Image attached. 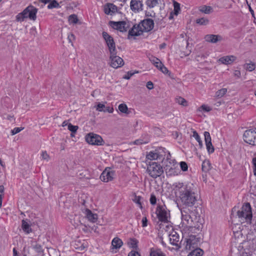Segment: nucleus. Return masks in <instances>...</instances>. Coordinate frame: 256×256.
Here are the masks:
<instances>
[{
	"instance_id": "obj_1",
	"label": "nucleus",
	"mask_w": 256,
	"mask_h": 256,
	"mask_svg": "<svg viewBox=\"0 0 256 256\" xmlns=\"http://www.w3.org/2000/svg\"><path fill=\"white\" fill-rule=\"evenodd\" d=\"M181 222L179 225L182 234V246L186 250H190L197 246L198 240L194 236H188L194 228L198 226L200 216L196 212L181 211Z\"/></svg>"
},
{
	"instance_id": "obj_2",
	"label": "nucleus",
	"mask_w": 256,
	"mask_h": 256,
	"mask_svg": "<svg viewBox=\"0 0 256 256\" xmlns=\"http://www.w3.org/2000/svg\"><path fill=\"white\" fill-rule=\"evenodd\" d=\"M173 190L185 207L192 208L197 202L198 195L192 183L176 182L173 184Z\"/></svg>"
},
{
	"instance_id": "obj_3",
	"label": "nucleus",
	"mask_w": 256,
	"mask_h": 256,
	"mask_svg": "<svg viewBox=\"0 0 256 256\" xmlns=\"http://www.w3.org/2000/svg\"><path fill=\"white\" fill-rule=\"evenodd\" d=\"M38 8L33 6L30 5L27 6L22 12L16 16V20L18 22H23L24 19H29L35 20L36 18Z\"/></svg>"
},
{
	"instance_id": "obj_4",
	"label": "nucleus",
	"mask_w": 256,
	"mask_h": 256,
	"mask_svg": "<svg viewBox=\"0 0 256 256\" xmlns=\"http://www.w3.org/2000/svg\"><path fill=\"white\" fill-rule=\"evenodd\" d=\"M164 168L166 174L170 176H178L180 174L179 164L174 159L168 158L165 162Z\"/></svg>"
},
{
	"instance_id": "obj_5",
	"label": "nucleus",
	"mask_w": 256,
	"mask_h": 256,
	"mask_svg": "<svg viewBox=\"0 0 256 256\" xmlns=\"http://www.w3.org/2000/svg\"><path fill=\"white\" fill-rule=\"evenodd\" d=\"M146 165V171L152 178H156L160 176L164 172L162 166L158 162H150Z\"/></svg>"
},
{
	"instance_id": "obj_6",
	"label": "nucleus",
	"mask_w": 256,
	"mask_h": 256,
	"mask_svg": "<svg viewBox=\"0 0 256 256\" xmlns=\"http://www.w3.org/2000/svg\"><path fill=\"white\" fill-rule=\"evenodd\" d=\"M156 214L159 221L166 222L170 218V211L164 204L158 205L156 210Z\"/></svg>"
},
{
	"instance_id": "obj_7",
	"label": "nucleus",
	"mask_w": 256,
	"mask_h": 256,
	"mask_svg": "<svg viewBox=\"0 0 256 256\" xmlns=\"http://www.w3.org/2000/svg\"><path fill=\"white\" fill-rule=\"evenodd\" d=\"M85 140L91 145L100 146L104 144V142L100 136L92 132L87 134L85 136Z\"/></svg>"
},
{
	"instance_id": "obj_8",
	"label": "nucleus",
	"mask_w": 256,
	"mask_h": 256,
	"mask_svg": "<svg viewBox=\"0 0 256 256\" xmlns=\"http://www.w3.org/2000/svg\"><path fill=\"white\" fill-rule=\"evenodd\" d=\"M238 216L242 219L250 222L252 218L251 206L249 203L243 205L241 210L238 212Z\"/></svg>"
},
{
	"instance_id": "obj_9",
	"label": "nucleus",
	"mask_w": 256,
	"mask_h": 256,
	"mask_svg": "<svg viewBox=\"0 0 256 256\" xmlns=\"http://www.w3.org/2000/svg\"><path fill=\"white\" fill-rule=\"evenodd\" d=\"M243 136L244 142L246 143L256 145V128L246 130Z\"/></svg>"
},
{
	"instance_id": "obj_10",
	"label": "nucleus",
	"mask_w": 256,
	"mask_h": 256,
	"mask_svg": "<svg viewBox=\"0 0 256 256\" xmlns=\"http://www.w3.org/2000/svg\"><path fill=\"white\" fill-rule=\"evenodd\" d=\"M165 148H160L147 153L146 157V163L148 164L150 162L160 159L162 157L161 152H164Z\"/></svg>"
},
{
	"instance_id": "obj_11",
	"label": "nucleus",
	"mask_w": 256,
	"mask_h": 256,
	"mask_svg": "<svg viewBox=\"0 0 256 256\" xmlns=\"http://www.w3.org/2000/svg\"><path fill=\"white\" fill-rule=\"evenodd\" d=\"M116 176L115 171L110 168H106L102 173L100 179L104 182L112 180Z\"/></svg>"
},
{
	"instance_id": "obj_12",
	"label": "nucleus",
	"mask_w": 256,
	"mask_h": 256,
	"mask_svg": "<svg viewBox=\"0 0 256 256\" xmlns=\"http://www.w3.org/2000/svg\"><path fill=\"white\" fill-rule=\"evenodd\" d=\"M110 24L113 28L121 32H126L130 26L129 23L124 21H110Z\"/></svg>"
},
{
	"instance_id": "obj_13",
	"label": "nucleus",
	"mask_w": 256,
	"mask_h": 256,
	"mask_svg": "<svg viewBox=\"0 0 256 256\" xmlns=\"http://www.w3.org/2000/svg\"><path fill=\"white\" fill-rule=\"evenodd\" d=\"M168 236L170 244L176 246V250H179L180 248V242L178 234L175 230H172L168 234Z\"/></svg>"
},
{
	"instance_id": "obj_14",
	"label": "nucleus",
	"mask_w": 256,
	"mask_h": 256,
	"mask_svg": "<svg viewBox=\"0 0 256 256\" xmlns=\"http://www.w3.org/2000/svg\"><path fill=\"white\" fill-rule=\"evenodd\" d=\"M116 54V51L113 53H110V65L115 68L122 66L124 64L123 60L117 56Z\"/></svg>"
},
{
	"instance_id": "obj_15",
	"label": "nucleus",
	"mask_w": 256,
	"mask_h": 256,
	"mask_svg": "<svg viewBox=\"0 0 256 256\" xmlns=\"http://www.w3.org/2000/svg\"><path fill=\"white\" fill-rule=\"evenodd\" d=\"M102 34L108 48L110 52L113 53L116 51V44L113 38L106 32H103Z\"/></svg>"
},
{
	"instance_id": "obj_16",
	"label": "nucleus",
	"mask_w": 256,
	"mask_h": 256,
	"mask_svg": "<svg viewBox=\"0 0 256 256\" xmlns=\"http://www.w3.org/2000/svg\"><path fill=\"white\" fill-rule=\"evenodd\" d=\"M143 32H148L152 30L154 26V22L151 18H146L139 24Z\"/></svg>"
},
{
	"instance_id": "obj_17",
	"label": "nucleus",
	"mask_w": 256,
	"mask_h": 256,
	"mask_svg": "<svg viewBox=\"0 0 256 256\" xmlns=\"http://www.w3.org/2000/svg\"><path fill=\"white\" fill-rule=\"evenodd\" d=\"M204 134L206 150L209 154H212L214 152V148L212 143L210 134L208 132H204Z\"/></svg>"
},
{
	"instance_id": "obj_18",
	"label": "nucleus",
	"mask_w": 256,
	"mask_h": 256,
	"mask_svg": "<svg viewBox=\"0 0 256 256\" xmlns=\"http://www.w3.org/2000/svg\"><path fill=\"white\" fill-rule=\"evenodd\" d=\"M131 10L134 12H138L143 10V4L142 0H131L130 3Z\"/></svg>"
},
{
	"instance_id": "obj_19",
	"label": "nucleus",
	"mask_w": 256,
	"mask_h": 256,
	"mask_svg": "<svg viewBox=\"0 0 256 256\" xmlns=\"http://www.w3.org/2000/svg\"><path fill=\"white\" fill-rule=\"evenodd\" d=\"M82 212L90 222L94 223L97 221L98 216L96 214L92 213L91 210L87 208L83 210Z\"/></svg>"
},
{
	"instance_id": "obj_20",
	"label": "nucleus",
	"mask_w": 256,
	"mask_h": 256,
	"mask_svg": "<svg viewBox=\"0 0 256 256\" xmlns=\"http://www.w3.org/2000/svg\"><path fill=\"white\" fill-rule=\"evenodd\" d=\"M143 32L139 24L134 25L132 28L129 30L128 37L130 36H138L142 34Z\"/></svg>"
},
{
	"instance_id": "obj_21",
	"label": "nucleus",
	"mask_w": 256,
	"mask_h": 256,
	"mask_svg": "<svg viewBox=\"0 0 256 256\" xmlns=\"http://www.w3.org/2000/svg\"><path fill=\"white\" fill-rule=\"evenodd\" d=\"M236 57L234 56H226L220 58L218 62L222 64L228 65L232 64V62L236 60Z\"/></svg>"
},
{
	"instance_id": "obj_22",
	"label": "nucleus",
	"mask_w": 256,
	"mask_h": 256,
	"mask_svg": "<svg viewBox=\"0 0 256 256\" xmlns=\"http://www.w3.org/2000/svg\"><path fill=\"white\" fill-rule=\"evenodd\" d=\"M206 41L211 43H216L222 40V37L220 35L207 34L205 36Z\"/></svg>"
},
{
	"instance_id": "obj_23",
	"label": "nucleus",
	"mask_w": 256,
	"mask_h": 256,
	"mask_svg": "<svg viewBox=\"0 0 256 256\" xmlns=\"http://www.w3.org/2000/svg\"><path fill=\"white\" fill-rule=\"evenodd\" d=\"M117 11V7L113 4H108L104 7V12L106 14H114Z\"/></svg>"
},
{
	"instance_id": "obj_24",
	"label": "nucleus",
	"mask_w": 256,
	"mask_h": 256,
	"mask_svg": "<svg viewBox=\"0 0 256 256\" xmlns=\"http://www.w3.org/2000/svg\"><path fill=\"white\" fill-rule=\"evenodd\" d=\"M123 244L122 241L118 237L113 238L112 241V249L114 252V250L120 248Z\"/></svg>"
},
{
	"instance_id": "obj_25",
	"label": "nucleus",
	"mask_w": 256,
	"mask_h": 256,
	"mask_svg": "<svg viewBox=\"0 0 256 256\" xmlns=\"http://www.w3.org/2000/svg\"><path fill=\"white\" fill-rule=\"evenodd\" d=\"M22 228L26 234H30L32 232L30 224L26 220H22Z\"/></svg>"
},
{
	"instance_id": "obj_26",
	"label": "nucleus",
	"mask_w": 256,
	"mask_h": 256,
	"mask_svg": "<svg viewBox=\"0 0 256 256\" xmlns=\"http://www.w3.org/2000/svg\"><path fill=\"white\" fill-rule=\"evenodd\" d=\"M212 110V108L207 104H202L197 109L198 113L209 112Z\"/></svg>"
},
{
	"instance_id": "obj_27",
	"label": "nucleus",
	"mask_w": 256,
	"mask_h": 256,
	"mask_svg": "<svg viewBox=\"0 0 256 256\" xmlns=\"http://www.w3.org/2000/svg\"><path fill=\"white\" fill-rule=\"evenodd\" d=\"M175 100L176 103L183 106H188V102L184 98L181 96H176L175 98Z\"/></svg>"
},
{
	"instance_id": "obj_28",
	"label": "nucleus",
	"mask_w": 256,
	"mask_h": 256,
	"mask_svg": "<svg viewBox=\"0 0 256 256\" xmlns=\"http://www.w3.org/2000/svg\"><path fill=\"white\" fill-rule=\"evenodd\" d=\"M210 168V163L208 160H206L202 164V170L204 172H208Z\"/></svg>"
},
{
	"instance_id": "obj_29",
	"label": "nucleus",
	"mask_w": 256,
	"mask_h": 256,
	"mask_svg": "<svg viewBox=\"0 0 256 256\" xmlns=\"http://www.w3.org/2000/svg\"><path fill=\"white\" fill-rule=\"evenodd\" d=\"M200 10L206 14H209L212 12V8L210 6H203L200 7Z\"/></svg>"
},
{
	"instance_id": "obj_30",
	"label": "nucleus",
	"mask_w": 256,
	"mask_h": 256,
	"mask_svg": "<svg viewBox=\"0 0 256 256\" xmlns=\"http://www.w3.org/2000/svg\"><path fill=\"white\" fill-rule=\"evenodd\" d=\"M203 251L200 248H196L190 252L187 256H202Z\"/></svg>"
},
{
	"instance_id": "obj_31",
	"label": "nucleus",
	"mask_w": 256,
	"mask_h": 256,
	"mask_svg": "<svg viewBox=\"0 0 256 256\" xmlns=\"http://www.w3.org/2000/svg\"><path fill=\"white\" fill-rule=\"evenodd\" d=\"M244 68L250 72L254 70L256 68V64L254 62L246 63L244 66Z\"/></svg>"
},
{
	"instance_id": "obj_32",
	"label": "nucleus",
	"mask_w": 256,
	"mask_h": 256,
	"mask_svg": "<svg viewBox=\"0 0 256 256\" xmlns=\"http://www.w3.org/2000/svg\"><path fill=\"white\" fill-rule=\"evenodd\" d=\"M158 4V0H146V4L150 8H153Z\"/></svg>"
},
{
	"instance_id": "obj_33",
	"label": "nucleus",
	"mask_w": 256,
	"mask_h": 256,
	"mask_svg": "<svg viewBox=\"0 0 256 256\" xmlns=\"http://www.w3.org/2000/svg\"><path fill=\"white\" fill-rule=\"evenodd\" d=\"M118 110L122 113L128 114V110L127 106L124 104H121L118 106Z\"/></svg>"
},
{
	"instance_id": "obj_34",
	"label": "nucleus",
	"mask_w": 256,
	"mask_h": 256,
	"mask_svg": "<svg viewBox=\"0 0 256 256\" xmlns=\"http://www.w3.org/2000/svg\"><path fill=\"white\" fill-rule=\"evenodd\" d=\"M192 137L196 139V140L198 142L200 146L202 147V142L201 140L200 136L196 131H194L192 132Z\"/></svg>"
},
{
	"instance_id": "obj_35",
	"label": "nucleus",
	"mask_w": 256,
	"mask_h": 256,
	"mask_svg": "<svg viewBox=\"0 0 256 256\" xmlns=\"http://www.w3.org/2000/svg\"><path fill=\"white\" fill-rule=\"evenodd\" d=\"M227 92V89L224 88L219 90L216 92V97L220 98L222 97Z\"/></svg>"
},
{
	"instance_id": "obj_36",
	"label": "nucleus",
	"mask_w": 256,
	"mask_h": 256,
	"mask_svg": "<svg viewBox=\"0 0 256 256\" xmlns=\"http://www.w3.org/2000/svg\"><path fill=\"white\" fill-rule=\"evenodd\" d=\"M208 22L209 20L208 19L204 18H198L196 20V22L202 26H205L208 24Z\"/></svg>"
},
{
	"instance_id": "obj_37",
	"label": "nucleus",
	"mask_w": 256,
	"mask_h": 256,
	"mask_svg": "<svg viewBox=\"0 0 256 256\" xmlns=\"http://www.w3.org/2000/svg\"><path fill=\"white\" fill-rule=\"evenodd\" d=\"M174 14L177 16L178 14V13L180 10V4L178 2L174 1Z\"/></svg>"
},
{
	"instance_id": "obj_38",
	"label": "nucleus",
	"mask_w": 256,
	"mask_h": 256,
	"mask_svg": "<svg viewBox=\"0 0 256 256\" xmlns=\"http://www.w3.org/2000/svg\"><path fill=\"white\" fill-rule=\"evenodd\" d=\"M68 21L70 24H76L78 21V18L76 14H71L68 17Z\"/></svg>"
},
{
	"instance_id": "obj_39",
	"label": "nucleus",
	"mask_w": 256,
	"mask_h": 256,
	"mask_svg": "<svg viewBox=\"0 0 256 256\" xmlns=\"http://www.w3.org/2000/svg\"><path fill=\"white\" fill-rule=\"evenodd\" d=\"M150 256H166L165 254L160 250H152L150 252Z\"/></svg>"
},
{
	"instance_id": "obj_40",
	"label": "nucleus",
	"mask_w": 256,
	"mask_h": 256,
	"mask_svg": "<svg viewBox=\"0 0 256 256\" xmlns=\"http://www.w3.org/2000/svg\"><path fill=\"white\" fill-rule=\"evenodd\" d=\"M59 7V4L56 0H53L50 2L48 6V9H52L53 8H56Z\"/></svg>"
},
{
	"instance_id": "obj_41",
	"label": "nucleus",
	"mask_w": 256,
	"mask_h": 256,
	"mask_svg": "<svg viewBox=\"0 0 256 256\" xmlns=\"http://www.w3.org/2000/svg\"><path fill=\"white\" fill-rule=\"evenodd\" d=\"M138 72L136 71V70L130 71V72H128V73L123 76V78L128 80L134 74H138Z\"/></svg>"
},
{
	"instance_id": "obj_42",
	"label": "nucleus",
	"mask_w": 256,
	"mask_h": 256,
	"mask_svg": "<svg viewBox=\"0 0 256 256\" xmlns=\"http://www.w3.org/2000/svg\"><path fill=\"white\" fill-rule=\"evenodd\" d=\"M95 108L96 110L104 112L106 106L103 104L99 102L95 106Z\"/></svg>"
},
{
	"instance_id": "obj_43",
	"label": "nucleus",
	"mask_w": 256,
	"mask_h": 256,
	"mask_svg": "<svg viewBox=\"0 0 256 256\" xmlns=\"http://www.w3.org/2000/svg\"><path fill=\"white\" fill-rule=\"evenodd\" d=\"M128 244L130 247L135 248L137 246V241L134 239H130Z\"/></svg>"
},
{
	"instance_id": "obj_44",
	"label": "nucleus",
	"mask_w": 256,
	"mask_h": 256,
	"mask_svg": "<svg viewBox=\"0 0 256 256\" xmlns=\"http://www.w3.org/2000/svg\"><path fill=\"white\" fill-rule=\"evenodd\" d=\"M180 169L183 172H186L188 170V166L187 164L185 162H181L180 163Z\"/></svg>"
},
{
	"instance_id": "obj_45",
	"label": "nucleus",
	"mask_w": 256,
	"mask_h": 256,
	"mask_svg": "<svg viewBox=\"0 0 256 256\" xmlns=\"http://www.w3.org/2000/svg\"><path fill=\"white\" fill-rule=\"evenodd\" d=\"M41 158L42 160L48 162L50 160V156L46 151H42L41 153Z\"/></svg>"
},
{
	"instance_id": "obj_46",
	"label": "nucleus",
	"mask_w": 256,
	"mask_h": 256,
	"mask_svg": "<svg viewBox=\"0 0 256 256\" xmlns=\"http://www.w3.org/2000/svg\"><path fill=\"white\" fill-rule=\"evenodd\" d=\"M68 128L70 132H76L78 129V126H73L71 124H69L68 126Z\"/></svg>"
},
{
	"instance_id": "obj_47",
	"label": "nucleus",
	"mask_w": 256,
	"mask_h": 256,
	"mask_svg": "<svg viewBox=\"0 0 256 256\" xmlns=\"http://www.w3.org/2000/svg\"><path fill=\"white\" fill-rule=\"evenodd\" d=\"M148 139H146L144 140L140 139V140H135L134 142V144H137V145H140V144H147V143H148Z\"/></svg>"
},
{
	"instance_id": "obj_48",
	"label": "nucleus",
	"mask_w": 256,
	"mask_h": 256,
	"mask_svg": "<svg viewBox=\"0 0 256 256\" xmlns=\"http://www.w3.org/2000/svg\"><path fill=\"white\" fill-rule=\"evenodd\" d=\"M141 196H135L133 198V200L134 202H136V204H137L140 208H142V205H141Z\"/></svg>"
},
{
	"instance_id": "obj_49",
	"label": "nucleus",
	"mask_w": 256,
	"mask_h": 256,
	"mask_svg": "<svg viewBox=\"0 0 256 256\" xmlns=\"http://www.w3.org/2000/svg\"><path fill=\"white\" fill-rule=\"evenodd\" d=\"M252 162L254 168V174L256 176V153L254 156Z\"/></svg>"
},
{
	"instance_id": "obj_50",
	"label": "nucleus",
	"mask_w": 256,
	"mask_h": 256,
	"mask_svg": "<svg viewBox=\"0 0 256 256\" xmlns=\"http://www.w3.org/2000/svg\"><path fill=\"white\" fill-rule=\"evenodd\" d=\"M4 192V186H0V208L2 206V196Z\"/></svg>"
},
{
	"instance_id": "obj_51",
	"label": "nucleus",
	"mask_w": 256,
	"mask_h": 256,
	"mask_svg": "<svg viewBox=\"0 0 256 256\" xmlns=\"http://www.w3.org/2000/svg\"><path fill=\"white\" fill-rule=\"evenodd\" d=\"M148 59L149 60L154 64L155 62H157L158 61V58L152 56V55H150V54H148Z\"/></svg>"
},
{
	"instance_id": "obj_52",
	"label": "nucleus",
	"mask_w": 256,
	"mask_h": 256,
	"mask_svg": "<svg viewBox=\"0 0 256 256\" xmlns=\"http://www.w3.org/2000/svg\"><path fill=\"white\" fill-rule=\"evenodd\" d=\"M22 130H23V128H15L12 130V134H16L20 132Z\"/></svg>"
},
{
	"instance_id": "obj_53",
	"label": "nucleus",
	"mask_w": 256,
	"mask_h": 256,
	"mask_svg": "<svg viewBox=\"0 0 256 256\" xmlns=\"http://www.w3.org/2000/svg\"><path fill=\"white\" fill-rule=\"evenodd\" d=\"M114 108L112 106H106L105 109L104 110V112H108L110 114H112L114 112Z\"/></svg>"
},
{
	"instance_id": "obj_54",
	"label": "nucleus",
	"mask_w": 256,
	"mask_h": 256,
	"mask_svg": "<svg viewBox=\"0 0 256 256\" xmlns=\"http://www.w3.org/2000/svg\"><path fill=\"white\" fill-rule=\"evenodd\" d=\"M128 256H140V254L134 250H132L128 254Z\"/></svg>"
},
{
	"instance_id": "obj_55",
	"label": "nucleus",
	"mask_w": 256,
	"mask_h": 256,
	"mask_svg": "<svg viewBox=\"0 0 256 256\" xmlns=\"http://www.w3.org/2000/svg\"><path fill=\"white\" fill-rule=\"evenodd\" d=\"M150 202L152 204H155L156 202V198L154 195H151L150 198Z\"/></svg>"
},
{
	"instance_id": "obj_56",
	"label": "nucleus",
	"mask_w": 256,
	"mask_h": 256,
	"mask_svg": "<svg viewBox=\"0 0 256 256\" xmlns=\"http://www.w3.org/2000/svg\"><path fill=\"white\" fill-rule=\"evenodd\" d=\"M154 64L158 68H159L160 66H162V62L160 60L158 59L157 62H155Z\"/></svg>"
},
{
	"instance_id": "obj_57",
	"label": "nucleus",
	"mask_w": 256,
	"mask_h": 256,
	"mask_svg": "<svg viewBox=\"0 0 256 256\" xmlns=\"http://www.w3.org/2000/svg\"><path fill=\"white\" fill-rule=\"evenodd\" d=\"M158 69L160 70L164 74H166L168 72L167 68H166L163 64H162V66H160Z\"/></svg>"
},
{
	"instance_id": "obj_58",
	"label": "nucleus",
	"mask_w": 256,
	"mask_h": 256,
	"mask_svg": "<svg viewBox=\"0 0 256 256\" xmlns=\"http://www.w3.org/2000/svg\"><path fill=\"white\" fill-rule=\"evenodd\" d=\"M142 226L143 227H146L147 226L148 220H147V218L146 217L142 218Z\"/></svg>"
},
{
	"instance_id": "obj_59",
	"label": "nucleus",
	"mask_w": 256,
	"mask_h": 256,
	"mask_svg": "<svg viewBox=\"0 0 256 256\" xmlns=\"http://www.w3.org/2000/svg\"><path fill=\"white\" fill-rule=\"evenodd\" d=\"M146 86L148 90H152L154 88V84L151 81H148Z\"/></svg>"
},
{
	"instance_id": "obj_60",
	"label": "nucleus",
	"mask_w": 256,
	"mask_h": 256,
	"mask_svg": "<svg viewBox=\"0 0 256 256\" xmlns=\"http://www.w3.org/2000/svg\"><path fill=\"white\" fill-rule=\"evenodd\" d=\"M74 36L72 34H70L68 36V39L70 42H72V41L74 39Z\"/></svg>"
},
{
	"instance_id": "obj_61",
	"label": "nucleus",
	"mask_w": 256,
	"mask_h": 256,
	"mask_svg": "<svg viewBox=\"0 0 256 256\" xmlns=\"http://www.w3.org/2000/svg\"><path fill=\"white\" fill-rule=\"evenodd\" d=\"M234 74L237 78H239L240 76V70H236L234 72Z\"/></svg>"
},
{
	"instance_id": "obj_62",
	"label": "nucleus",
	"mask_w": 256,
	"mask_h": 256,
	"mask_svg": "<svg viewBox=\"0 0 256 256\" xmlns=\"http://www.w3.org/2000/svg\"><path fill=\"white\" fill-rule=\"evenodd\" d=\"M13 256H20L17 252V251L16 250V248H13Z\"/></svg>"
},
{
	"instance_id": "obj_63",
	"label": "nucleus",
	"mask_w": 256,
	"mask_h": 256,
	"mask_svg": "<svg viewBox=\"0 0 256 256\" xmlns=\"http://www.w3.org/2000/svg\"><path fill=\"white\" fill-rule=\"evenodd\" d=\"M4 118H7L9 120H12L13 119V116H8L6 118L4 116Z\"/></svg>"
},
{
	"instance_id": "obj_64",
	"label": "nucleus",
	"mask_w": 256,
	"mask_h": 256,
	"mask_svg": "<svg viewBox=\"0 0 256 256\" xmlns=\"http://www.w3.org/2000/svg\"><path fill=\"white\" fill-rule=\"evenodd\" d=\"M80 222L79 221H78V222H76V223H74L73 224L74 226H75V227H76V226H79V224H80Z\"/></svg>"
}]
</instances>
